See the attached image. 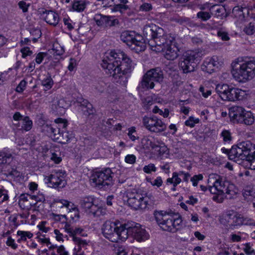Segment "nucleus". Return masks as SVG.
Here are the masks:
<instances>
[{"mask_svg": "<svg viewBox=\"0 0 255 255\" xmlns=\"http://www.w3.org/2000/svg\"><path fill=\"white\" fill-rule=\"evenodd\" d=\"M101 65L115 82L125 85L135 64L123 51L113 50L103 58Z\"/></svg>", "mask_w": 255, "mask_h": 255, "instance_id": "nucleus-1", "label": "nucleus"}, {"mask_svg": "<svg viewBox=\"0 0 255 255\" xmlns=\"http://www.w3.org/2000/svg\"><path fill=\"white\" fill-rule=\"evenodd\" d=\"M143 35L150 46L159 47L160 48H157L158 50H163L175 40L174 37L171 34H165L162 28L153 23L144 26Z\"/></svg>", "mask_w": 255, "mask_h": 255, "instance_id": "nucleus-2", "label": "nucleus"}, {"mask_svg": "<svg viewBox=\"0 0 255 255\" xmlns=\"http://www.w3.org/2000/svg\"><path fill=\"white\" fill-rule=\"evenodd\" d=\"M234 78L240 83H246L255 76V57H246L239 60L232 70Z\"/></svg>", "mask_w": 255, "mask_h": 255, "instance_id": "nucleus-3", "label": "nucleus"}, {"mask_svg": "<svg viewBox=\"0 0 255 255\" xmlns=\"http://www.w3.org/2000/svg\"><path fill=\"white\" fill-rule=\"evenodd\" d=\"M126 223L119 222L107 221L102 228L103 236L112 242L117 243L125 241L127 239V231H126Z\"/></svg>", "mask_w": 255, "mask_h": 255, "instance_id": "nucleus-4", "label": "nucleus"}, {"mask_svg": "<svg viewBox=\"0 0 255 255\" xmlns=\"http://www.w3.org/2000/svg\"><path fill=\"white\" fill-rule=\"evenodd\" d=\"M215 178L216 179L214 183L218 190V195L214 196L213 197L214 201L222 203L224 199L223 195L226 194V197L228 199H232L236 195L238 189L235 185L228 181H223L217 175H210L208 183L211 182V180Z\"/></svg>", "mask_w": 255, "mask_h": 255, "instance_id": "nucleus-5", "label": "nucleus"}, {"mask_svg": "<svg viewBox=\"0 0 255 255\" xmlns=\"http://www.w3.org/2000/svg\"><path fill=\"white\" fill-rule=\"evenodd\" d=\"M153 215L156 223L164 231L174 233L182 227L180 216L175 218L162 211H155Z\"/></svg>", "mask_w": 255, "mask_h": 255, "instance_id": "nucleus-6", "label": "nucleus"}, {"mask_svg": "<svg viewBox=\"0 0 255 255\" xmlns=\"http://www.w3.org/2000/svg\"><path fill=\"white\" fill-rule=\"evenodd\" d=\"M255 151V145L249 140L243 141L232 146L228 154L230 160L237 163L242 164V160H245L248 156Z\"/></svg>", "mask_w": 255, "mask_h": 255, "instance_id": "nucleus-7", "label": "nucleus"}, {"mask_svg": "<svg viewBox=\"0 0 255 255\" xmlns=\"http://www.w3.org/2000/svg\"><path fill=\"white\" fill-rule=\"evenodd\" d=\"M163 72L160 68L151 69L143 76L141 81L137 87V90L143 92L152 89L155 86L154 82L160 83L163 81Z\"/></svg>", "mask_w": 255, "mask_h": 255, "instance_id": "nucleus-8", "label": "nucleus"}, {"mask_svg": "<svg viewBox=\"0 0 255 255\" xmlns=\"http://www.w3.org/2000/svg\"><path fill=\"white\" fill-rule=\"evenodd\" d=\"M114 174L110 168L94 172L91 177L93 185L100 189H107L113 184Z\"/></svg>", "mask_w": 255, "mask_h": 255, "instance_id": "nucleus-9", "label": "nucleus"}, {"mask_svg": "<svg viewBox=\"0 0 255 255\" xmlns=\"http://www.w3.org/2000/svg\"><path fill=\"white\" fill-rule=\"evenodd\" d=\"M121 40L128 47L136 53L143 51L146 48L145 41L142 37L132 31H124L120 36Z\"/></svg>", "mask_w": 255, "mask_h": 255, "instance_id": "nucleus-10", "label": "nucleus"}, {"mask_svg": "<svg viewBox=\"0 0 255 255\" xmlns=\"http://www.w3.org/2000/svg\"><path fill=\"white\" fill-rule=\"evenodd\" d=\"M124 200H127L128 205L135 210L145 209L149 205L150 198L147 194L128 191L125 193Z\"/></svg>", "mask_w": 255, "mask_h": 255, "instance_id": "nucleus-11", "label": "nucleus"}, {"mask_svg": "<svg viewBox=\"0 0 255 255\" xmlns=\"http://www.w3.org/2000/svg\"><path fill=\"white\" fill-rule=\"evenodd\" d=\"M201 52L189 50L186 52L182 56L179 65L183 73H187L194 70L196 66V61L201 56Z\"/></svg>", "mask_w": 255, "mask_h": 255, "instance_id": "nucleus-12", "label": "nucleus"}, {"mask_svg": "<svg viewBox=\"0 0 255 255\" xmlns=\"http://www.w3.org/2000/svg\"><path fill=\"white\" fill-rule=\"evenodd\" d=\"M126 231H127V238L131 236L138 242L143 241L149 238V235L146 231L141 228L139 224L135 222L127 223Z\"/></svg>", "mask_w": 255, "mask_h": 255, "instance_id": "nucleus-13", "label": "nucleus"}, {"mask_svg": "<svg viewBox=\"0 0 255 255\" xmlns=\"http://www.w3.org/2000/svg\"><path fill=\"white\" fill-rule=\"evenodd\" d=\"M144 127L149 131L159 133L164 131L166 126L165 124L156 116L148 117L144 116L142 119Z\"/></svg>", "mask_w": 255, "mask_h": 255, "instance_id": "nucleus-14", "label": "nucleus"}, {"mask_svg": "<svg viewBox=\"0 0 255 255\" xmlns=\"http://www.w3.org/2000/svg\"><path fill=\"white\" fill-rule=\"evenodd\" d=\"M47 180L48 186L54 188H63L67 184L65 172L62 170L53 171L48 176Z\"/></svg>", "mask_w": 255, "mask_h": 255, "instance_id": "nucleus-15", "label": "nucleus"}, {"mask_svg": "<svg viewBox=\"0 0 255 255\" xmlns=\"http://www.w3.org/2000/svg\"><path fill=\"white\" fill-rule=\"evenodd\" d=\"M56 124H59V127L54 128L50 125H46L45 127L46 131L49 134L50 136L54 140H58L60 138L61 132L60 129H65L67 126V122L62 118H58L55 120Z\"/></svg>", "mask_w": 255, "mask_h": 255, "instance_id": "nucleus-16", "label": "nucleus"}, {"mask_svg": "<svg viewBox=\"0 0 255 255\" xmlns=\"http://www.w3.org/2000/svg\"><path fill=\"white\" fill-rule=\"evenodd\" d=\"M94 200L92 197H85L80 201L81 206L86 212L91 213L95 217L99 216L101 214L102 209L94 204Z\"/></svg>", "mask_w": 255, "mask_h": 255, "instance_id": "nucleus-17", "label": "nucleus"}, {"mask_svg": "<svg viewBox=\"0 0 255 255\" xmlns=\"http://www.w3.org/2000/svg\"><path fill=\"white\" fill-rule=\"evenodd\" d=\"M223 64L222 59L217 56L207 58L204 62L202 69L208 73H211Z\"/></svg>", "mask_w": 255, "mask_h": 255, "instance_id": "nucleus-18", "label": "nucleus"}, {"mask_svg": "<svg viewBox=\"0 0 255 255\" xmlns=\"http://www.w3.org/2000/svg\"><path fill=\"white\" fill-rule=\"evenodd\" d=\"M245 109L241 106H233L229 109V116L234 123H242L243 116Z\"/></svg>", "mask_w": 255, "mask_h": 255, "instance_id": "nucleus-19", "label": "nucleus"}, {"mask_svg": "<svg viewBox=\"0 0 255 255\" xmlns=\"http://www.w3.org/2000/svg\"><path fill=\"white\" fill-rule=\"evenodd\" d=\"M247 95L246 91L230 86L226 101L234 102L237 100H242L246 98Z\"/></svg>", "mask_w": 255, "mask_h": 255, "instance_id": "nucleus-20", "label": "nucleus"}, {"mask_svg": "<svg viewBox=\"0 0 255 255\" xmlns=\"http://www.w3.org/2000/svg\"><path fill=\"white\" fill-rule=\"evenodd\" d=\"M162 51L164 52V57L167 60H174L179 56V49L175 40Z\"/></svg>", "mask_w": 255, "mask_h": 255, "instance_id": "nucleus-21", "label": "nucleus"}, {"mask_svg": "<svg viewBox=\"0 0 255 255\" xmlns=\"http://www.w3.org/2000/svg\"><path fill=\"white\" fill-rule=\"evenodd\" d=\"M40 13L47 23L53 26H56L58 23L59 20V15L54 11L42 9L40 11Z\"/></svg>", "mask_w": 255, "mask_h": 255, "instance_id": "nucleus-22", "label": "nucleus"}, {"mask_svg": "<svg viewBox=\"0 0 255 255\" xmlns=\"http://www.w3.org/2000/svg\"><path fill=\"white\" fill-rule=\"evenodd\" d=\"M157 143H159V140L152 136H144L141 140L142 147L147 150L156 149L157 147Z\"/></svg>", "mask_w": 255, "mask_h": 255, "instance_id": "nucleus-23", "label": "nucleus"}, {"mask_svg": "<svg viewBox=\"0 0 255 255\" xmlns=\"http://www.w3.org/2000/svg\"><path fill=\"white\" fill-rule=\"evenodd\" d=\"M210 11L211 15H213L221 19L226 18L228 16L225 7L221 5L214 4L211 5Z\"/></svg>", "mask_w": 255, "mask_h": 255, "instance_id": "nucleus-24", "label": "nucleus"}, {"mask_svg": "<svg viewBox=\"0 0 255 255\" xmlns=\"http://www.w3.org/2000/svg\"><path fill=\"white\" fill-rule=\"evenodd\" d=\"M64 229L66 232L69 234L70 236L73 237V240L74 241V238L77 237V235H80L84 237L86 236L87 234L83 233V229L80 227H71L69 224H66L64 227Z\"/></svg>", "mask_w": 255, "mask_h": 255, "instance_id": "nucleus-25", "label": "nucleus"}, {"mask_svg": "<svg viewBox=\"0 0 255 255\" xmlns=\"http://www.w3.org/2000/svg\"><path fill=\"white\" fill-rule=\"evenodd\" d=\"M78 103L80 110L85 115L89 116L93 113V106L87 100L79 99Z\"/></svg>", "mask_w": 255, "mask_h": 255, "instance_id": "nucleus-26", "label": "nucleus"}, {"mask_svg": "<svg viewBox=\"0 0 255 255\" xmlns=\"http://www.w3.org/2000/svg\"><path fill=\"white\" fill-rule=\"evenodd\" d=\"M74 242L77 245V246L74 248V255H83L84 252L81 251L82 248H84L88 245L87 241L82 240L79 237H75L74 238Z\"/></svg>", "mask_w": 255, "mask_h": 255, "instance_id": "nucleus-27", "label": "nucleus"}, {"mask_svg": "<svg viewBox=\"0 0 255 255\" xmlns=\"http://www.w3.org/2000/svg\"><path fill=\"white\" fill-rule=\"evenodd\" d=\"M230 86L225 84H218L216 87V92L224 101L226 100L227 96L230 90Z\"/></svg>", "mask_w": 255, "mask_h": 255, "instance_id": "nucleus-28", "label": "nucleus"}, {"mask_svg": "<svg viewBox=\"0 0 255 255\" xmlns=\"http://www.w3.org/2000/svg\"><path fill=\"white\" fill-rule=\"evenodd\" d=\"M11 161L9 160V162L0 164V174L4 175L6 177L13 175V172L14 170L10 165ZM3 162H5V161Z\"/></svg>", "mask_w": 255, "mask_h": 255, "instance_id": "nucleus-29", "label": "nucleus"}, {"mask_svg": "<svg viewBox=\"0 0 255 255\" xmlns=\"http://www.w3.org/2000/svg\"><path fill=\"white\" fill-rule=\"evenodd\" d=\"M32 121L29 119L28 117H24L23 119L21 120L20 124L18 125L17 128L19 129L28 131L32 128Z\"/></svg>", "mask_w": 255, "mask_h": 255, "instance_id": "nucleus-30", "label": "nucleus"}, {"mask_svg": "<svg viewBox=\"0 0 255 255\" xmlns=\"http://www.w3.org/2000/svg\"><path fill=\"white\" fill-rule=\"evenodd\" d=\"M242 163L246 165L247 167L252 170H255V151L245 160H242Z\"/></svg>", "mask_w": 255, "mask_h": 255, "instance_id": "nucleus-31", "label": "nucleus"}, {"mask_svg": "<svg viewBox=\"0 0 255 255\" xmlns=\"http://www.w3.org/2000/svg\"><path fill=\"white\" fill-rule=\"evenodd\" d=\"M234 214V213H230L220 217V223L223 225L228 230L230 229Z\"/></svg>", "mask_w": 255, "mask_h": 255, "instance_id": "nucleus-32", "label": "nucleus"}, {"mask_svg": "<svg viewBox=\"0 0 255 255\" xmlns=\"http://www.w3.org/2000/svg\"><path fill=\"white\" fill-rule=\"evenodd\" d=\"M73 138H74V135L72 132L62 130L61 132V137L58 139V142L63 144H66L69 142Z\"/></svg>", "mask_w": 255, "mask_h": 255, "instance_id": "nucleus-33", "label": "nucleus"}, {"mask_svg": "<svg viewBox=\"0 0 255 255\" xmlns=\"http://www.w3.org/2000/svg\"><path fill=\"white\" fill-rule=\"evenodd\" d=\"M241 215L234 213L229 230H234L241 226Z\"/></svg>", "mask_w": 255, "mask_h": 255, "instance_id": "nucleus-34", "label": "nucleus"}, {"mask_svg": "<svg viewBox=\"0 0 255 255\" xmlns=\"http://www.w3.org/2000/svg\"><path fill=\"white\" fill-rule=\"evenodd\" d=\"M109 16L98 14L95 15L94 19L98 25L102 26L104 24L107 25L109 22Z\"/></svg>", "mask_w": 255, "mask_h": 255, "instance_id": "nucleus-35", "label": "nucleus"}, {"mask_svg": "<svg viewBox=\"0 0 255 255\" xmlns=\"http://www.w3.org/2000/svg\"><path fill=\"white\" fill-rule=\"evenodd\" d=\"M243 120L244 121L242 124H244L247 125H251L255 121L253 114L251 112L247 111L246 110L243 116Z\"/></svg>", "mask_w": 255, "mask_h": 255, "instance_id": "nucleus-36", "label": "nucleus"}, {"mask_svg": "<svg viewBox=\"0 0 255 255\" xmlns=\"http://www.w3.org/2000/svg\"><path fill=\"white\" fill-rule=\"evenodd\" d=\"M86 2L83 0L74 1L72 4L73 10L78 12L83 11L86 8Z\"/></svg>", "mask_w": 255, "mask_h": 255, "instance_id": "nucleus-37", "label": "nucleus"}, {"mask_svg": "<svg viewBox=\"0 0 255 255\" xmlns=\"http://www.w3.org/2000/svg\"><path fill=\"white\" fill-rule=\"evenodd\" d=\"M181 182V179L177 176V172L172 173L171 178H168L166 180L167 184H172L173 186H176Z\"/></svg>", "mask_w": 255, "mask_h": 255, "instance_id": "nucleus-38", "label": "nucleus"}, {"mask_svg": "<svg viewBox=\"0 0 255 255\" xmlns=\"http://www.w3.org/2000/svg\"><path fill=\"white\" fill-rule=\"evenodd\" d=\"M41 84L47 90H49L52 87L54 82L49 74H48L46 77L42 80Z\"/></svg>", "mask_w": 255, "mask_h": 255, "instance_id": "nucleus-39", "label": "nucleus"}, {"mask_svg": "<svg viewBox=\"0 0 255 255\" xmlns=\"http://www.w3.org/2000/svg\"><path fill=\"white\" fill-rule=\"evenodd\" d=\"M64 104V101L63 100H59L56 104L52 105V108L55 109L57 113L62 114L65 112V108L63 106Z\"/></svg>", "mask_w": 255, "mask_h": 255, "instance_id": "nucleus-40", "label": "nucleus"}, {"mask_svg": "<svg viewBox=\"0 0 255 255\" xmlns=\"http://www.w3.org/2000/svg\"><path fill=\"white\" fill-rule=\"evenodd\" d=\"M157 147L155 150L158 152V154L160 156L163 155L167 150V146L161 141L159 140V143H157Z\"/></svg>", "mask_w": 255, "mask_h": 255, "instance_id": "nucleus-41", "label": "nucleus"}, {"mask_svg": "<svg viewBox=\"0 0 255 255\" xmlns=\"http://www.w3.org/2000/svg\"><path fill=\"white\" fill-rule=\"evenodd\" d=\"M54 204L56 207L61 208L63 207H66L67 208V209H69V207L70 206V202L67 200L63 199L55 200L54 202Z\"/></svg>", "mask_w": 255, "mask_h": 255, "instance_id": "nucleus-42", "label": "nucleus"}, {"mask_svg": "<svg viewBox=\"0 0 255 255\" xmlns=\"http://www.w3.org/2000/svg\"><path fill=\"white\" fill-rule=\"evenodd\" d=\"M211 12L200 11L197 13V17L201 19L202 21H207L211 17Z\"/></svg>", "mask_w": 255, "mask_h": 255, "instance_id": "nucleus-43", "label": "nucleus"}, {"mask_svg": "<svg viewBox=\"0 0 255 255\" xmlns=\"http://www.w3.org/2000/svg\"><path fill=\"white\" fill-rule=\"evenodd\" d=\"M12 159L11 154L0 152V164L3 163L4 161V163L9 162V160H12Z\"/></svg>", "mask_w": 255, "mask_h": 255, "instance_id": "nucleus-44", "label": "nucleus"}, {"mask_svg": "<svg viewBox=\"0 0 255 255\" xmlns=\"http://www.w3.org/2000/svg\"><path fill=\"white\" fill-rule=\"evenodd\" d=\"M7 191L3 188H0V203L8 200L9 196Z\"/></svg>", "mask_w": 255, "mask_h": 255, "instance_id": "nucleus-45", "label": "nucleus"}, {"mask_svg": "<svg viewBox=\"0 0 255 255\" xmlns=\"http://www.w3.org/2000/svg\"><path fill=\"white\" fill-rule=\"evenodd\" d=\"M241 226H255V221L251 218L244 217L241 215Z\"/></svg>", "mask_w": 255, "mask_h": 255, "instance_id": "nucleus-46", "label": "nucleus"}, {"mask_svg": "<svg viewBox=\"0 0 255 255\" xmlns=\"http://www.w3.org/2000/svg\"><path fill=\"white\" fill-rule=\"evenodd\" d=\"M68 210H69V215L71 219L74 220L75 218H79V211L77 208L71 207V209L69 208Z\"/></svg>", "mask_w": 255, "mask_h": 255, "instance_id": "nucleus-47", "label": "nucleus"}, {"mask_svg": "<svg viewBox=\"0 0 255 255\" xmlns=\"http://www.w3.org/2000/svg\"><path fill=\"white\" fill-rule=\"evenodd\" d=\"M221 135L223 138L224 141L225 142H229L232 140L231 133L229 130H224L221 133Z\"/></svg>", "mask_w": 255, "mask_h": 255, "instance_id": "nucleus-48", "label": "nucleus"}, {"mask_svg": "<svg viewBox=\"0 0 255 255\" xmlns=\"http://www.w3.org/2000/svg\"><path fill=\"white\" fill-rule=\"evenodd\" d=\"M143 170L144 172L149 174L152 171L155 172L156 168L154 164L150 163L147 165L144 166L143 168Z\"/></svg>", "mask_w": 255, "mask_h": 255, "instance_id": "nucleus-49", "label": "nucleus"}, {"mask_svg": "<svg viewBox=\"0 0 255 255\" xmlns=\"http://www.w3.org/2000/svg\"><path fill=\"white\" fill-rule=\"evenodd\" d=\"M244 31L248 35H253L255 32V26L251 23H249L245 28Z\"/></svg>", "mask_w": 255, "mask_h": 255, "instance_id": "nucleus-50", "label": "nucleus"}, {"mask_svg": "<svg viewBox=\"0 0 255 255\" xmlns=\"http://www.w3.org/2000/svg\"><path fill=\"white\" fill-rule=\"evenodd\" d=\"M23 118L22 116L19 112H16L13 116V119L15 122V123H13V125H15L17 128Z\"/></svg>", "mask_w": 255, "mask_h": 255, "instance_id": "nucleus-51", "label": "nucleus"}, {"mask_svg": "<svg viewBox=\"0 0 255 255\" xmlns=\"http://www.w3.org/2000/svg\"><path fill=\"white\" fill-rule=\"evenodd\" d=\"M199 120L198 119H195L193 117H190L189 119L185 122V125L187 126L193 128L195 124L198 123Z\"/></svg>", "mask_w": 255, "mask_h": 255, "instance_id": "nucleus-52", "label": "nucleus"}, {"mask_svg": "<svg viewBox=\"0 0 255 255\" xmlns=\"http://www.w3.org/2000/svg\"><path fill=\"white\" fill-rule=\"evenodd\" d=\"M52 50L54 52V54L57 55H62L65 52L64 48L58 45H54Z\"/></svg>", "mask_w": 255, "mask_h": 255, "instance_id": "nucleus-53", "label": "nucleus"}, {"mask_svg": "<svg viewBox=\"0 0 255 255\" xmlns=\"http://www.w3.org/2000/svg\"><path fill=\"white\" fill-rule=\"evenodd\" d=\"M135 132V128L134 127H132L128 129V135L132 141H134L137 138V136L133 134Z\"/></svg>", "mask_w": 255, "mask_h": 255, "instance_id": "nucleus-54", "label": "nucleus"}, {"mask_svg": "<svg viewBox=\"0 0 255 255\" xmlns=\"http://www.w3.org/2000/svg\"><path fill=\"white\" fill-rule=\"evenodd\" d=\"M217 35L221 38L222 40L228 41L230 39L228 33L227 32L220 30L217 32Z\"/></svg>", "mask_w": 255, "mask_h": 255, "instance_id": "nucleus-55", "label": "nucleus"}, {"mask_svg": "<svg viewBox=\"0 0 255 255\" xmlns=\"http://www.w3.org/2000/svg\"><path fill=\"white\" fill-rule=\"evenodd\" d=\"M203 179V175L202 174L195 175L191 178V181L194 186H196L199 181Z\"/></svg>", "mask_w": 255, "mask_h": 255, "instance_id": "nucleus-56", "label": "nucleus"}, {"mask_svg": "<svg viewBox=\"0 0 255 255\" xmlns=\"http://www.w3.org/2000/svg\"><path fill=\"white\" fill-rule=\"evenodd\" d=\"M126 162L129 164H134L136 161V157L133 154H128L125 157Z\"/></svg>", "mask_w": 255, "mask_h": 255, "instance_id": "nucleus-57", "label": "nucleus"}, {"mask_svg": "<svg viewBox=\"0 0 255 255\" xmlns=\"http://www.w3.org/2000/svg\"><path fill=\"white\" fill-rule=\"evenodd\" d=\"M199 91L202 93V96L205 98L208 97L209 96L211 95L212 93L211 90L203 87H200Z\"/></svg>", "mask_w": 255, "mask_h": 255, "instance_id": "nucleus-58", "label": "nucleus"}, {"mask_svg": "<svg viewBox=\"0 0 255 255\" xmlns=\"http://www.w3.org/2000/svg\"><path fill=\"white\" fill-rule=\"evenodd\" d=\"M50 159L56 164L59 163L62 160L61 157L55 152L51 153Z\"/></svg>", "mask_w": 255, "mask_h": 255, "instance_id": "nucleus-59", "label": "nucleus"}, {"mask_svg": "<svg viewBox=\"0 0 255 255\" xmlns=\"http://www.w3.org/2000/svg\"><path fill=\"white\" fill-rule=\"evenodd\" d=\"M31 195L27 194H22L19 197V204H22V202L28 201L29 199H31Z\"/></svg>", "mask_w": 255, "mask_h": 255, "instance_id": "nucleus-60", "label": "nucleus"}, {"mask_svg": "<svg viewBox=\"0 0 255 255\" xmlns=\"http://www.w3.org/2000/svg\"><path fill=\"white\" fill-rule=\"evenodd\" d=\"M47 55L46 53L45 52H39L38 53L35 58V61L37 64H40L43 58Z\"/></svg>", "mask_w": 255, "mask_h": 255, "instance_id": "nucleus-61", "label": "nucleus"}, {"mask_svg": "<svg viewBox=\"0 0 255 255\" xmlns=\"http://www.w3.org/2000/svg\"><path fill=\"white\" fill-rule=\"evenodd\" d=\"M6 244L14 250H15L17 248V245L15 243L14 240L12 239L11 237L8 238Z\"/></svg>", "mask_w": 255, "mask_h": 255, "instance_id": "nucleus-62", "label": "nucleus"}, {"mask_svg": "<svg viewBox=\"0 0 255 255\" xmlns=\"http://www.w3.org/2000/svg\"><path fill=\"white\" fill-rule=\"evenodd\" d=\"M26 85V82L24 80H22L16 88V91L18 93H21L24 90Z\"/></svg>", "mask_w": 255, "mask_h": 255, "instance_id": "nucleus-63", "label": "nucleus"}, {"mask_svg": "<svg viewBox=\"0 0 255 255\" xmlns=\"http://www.w3.org/2000/svg\"><path fill=\"white\" fill-rule=\"evenodd\" d=\"M57 253L59 255H69L68 252L66 251L63 246H56Z\"/></svg>", "mask_w": 255, "mask_h": 255, "instance_id": "nucleus-64", "label": "nucleus"}]
</instances>
